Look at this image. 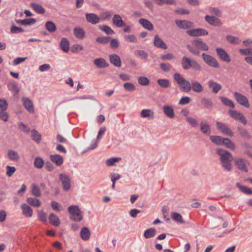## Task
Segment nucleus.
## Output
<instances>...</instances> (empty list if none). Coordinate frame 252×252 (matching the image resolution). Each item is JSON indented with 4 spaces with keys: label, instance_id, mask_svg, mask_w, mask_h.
Here are the masks:
<instances>
[{
    "label": "nucleus",
    "instance_id": "nucleus-45",
    "mask_svg": "<svg viewBox=\"0 0 252 252\" xmlns=\"http://www.w3.org/2000/svg\"><path fill=\"white\" fill-rule=\"evenodd\" d=\"M223 145H225L227 148L232 150H234L236 147L234 143L228 138H223Z\"/></svg>",
    "mask_w": 252,
    "mask_h": 252
},
{
    "label": "nucleus",
    "instance_id": "nucleus-28",
    "mask_svg": "<svg viewBox=\"0 0 252 252\" xmlns=\"http://www.w3.org/2000/svg\"><path fill=\"white\" fill-rule=\"evenodd\" d=\"M50 159L53 162L56 163L58 166L62 165L63 161V158L58 154L51 155Z\"/></svg>",
    "mask_w": 252,
    "mask_h": 252
},
{
    "label": "nucleus",
    "instance_id": "nucleus-52",
    "mask_svg": "<svg viewBox=\"0 0 252 252\" xmlns=\"http://www.w3.org/2000/svg\"><path fill=\"white\" fill-rule=\"evenodd\" d=\"M186 121L189 124V125L193 127H197L199 125V123L197 120L193 117H187Z\"/></svg>",
    "mask_w": 252,
    "mask_h": 252
},
{
    "label": "nucleus",
    "instance_id": "nucleus-64",
    "mask_svg": "<svg viewBox=\"0 0 252 252\" xmlns=\"http://www.w3.org/2000/svg\"><path fill=\"white\" fill-rule=\"evenodd\" d=\"M239 52L243 55H252V48L240 49Z\"/></svg>",
    "mask_w": 252,
    "mask_h": 252
},
{
    "label": "nucleus",
    "instance_id": "nucleus-29",
    "mask_svg": "<svg viewBox=\"0 0 252 252\" xmlns=\"http://www.w3.org/2000/svg\"><path fill=\"white\" fill-rule=\"evenodd\" d=\"M94 64L99 68H104L108 67L109 64L106 62L103 58H98L94 60Z\"/></svg>",
    "mask_w": 252,
    "mask_h": 252
},
{
    "label": "nucleus",
    "instance_id": "nucleus-3",
    "mask_svg": "<svg viewBox=\"0 0 252 252\" xmlns=\"http://www.w3.org/2000/svg\"><path fill=\"white\" fill-rule=\"evenodd\" d=\"M182 67L185 70L192 68L193 70L198 71L201 69L200 65L195 60L190 59L187 57H183L181 61Z\"/></svg>",
    "mask_w": 252,
    "mask_h": 252
},
{
    "label": "nucleus",
    "instance_id": "nucleus-51",
    "mask_svg": "<svg viewBox=\"0 0 252 252\" xmlns=\"http://www.w3.org/2000/svg\"><path fill=\"white\" fill-rule=\"evenodd\" d=\"M44 164L43 159L40 157H36L34 161V165L38 169L41 168Z\"/></svg>",
    "mask_w": 252,
    "mask_h": 252
},
{
    "label": "nucleus",
    "instance_id": "nucleus-12",
    "mask_svg": "<svg viewBox=\"0 0 252 252\" xmlns=\"http://www.w3.org/2000/svg\"><path fill=\"white\" fill-rule=\"evenodd\" d=\"M23 105L25 109L31 113L34 112V108L32 101L28 97H23L21 98Z\"/></svg>",
    "mask_w": 252,
    "mask_h": 252
},
{
    "label": "nucleus",
    "instance_id": "nucleus-6",
    "mask_svg": "<svg viewBox=\"0 0 252 252\" xmlns=\"http://www.w3.org/2000/svg\"><path fill=\"white\" fill-rule=\"evenodd\" d=\"M216 126L217 129L220 131L222 134L232 137L234 136V133L231 129L224 123L217 122Z\"/></svg>",
    "mask_w": 252,
    "mask_h": 252
},
{
    "label": "nucleus",
    "instance_id": "nucleus-50",
    "mask_svg": "<svg viewBox=\"0 0 252 252\" xmlns=\"http://www.w3.org/2000/svg\"><path fill=\"white\" fill-rule=\"evenodd\" d=\"M201 102L205 108L210 109L213 107V103L210 99L203 98Z\"/></svg>",
    "mask_w": 252,
    "mask_h": 252
},
{
    "label": "nucleus",
    "instance_id": "nucleus-57",
    "mask_svg": "<svg viewBox=\"0 0 252 252\" xmlns=\"http://www.w3.org/2000/svg\"><path fill=\"white\" fill-rule=\"evenodd\" d=\"M121 160V158H111L106 160V164L107 166H110L114 165L115 162Z\"/></svg>",
    "mask_w": 252,
    "mask_h": 252
},
{
    "label": "nucleus",
    "instance_id": "nucleus-40",
    "mask_svg": "<svg viewBox=\"0 0 252 252\" xmlns=\"http://www.w3.org/2000/svg\"><path fill=\"white\" fill-rule=\"evenodd\" d=\"M157 234V231L155 228H151L146 230L144 233V236L147 238H150L154 237Z\"/></svg>",
    "mask_w": 252,
    "mask_h": 252
},
{
    "label": "nucleus",
    "instance_id": "nucleus-49",
    "mask_svg": "<svg viewBox=\"0 0 252 252\" xmlns=\"http://www.w3.org/2000/svg\"><path fill=\"white\" fill-rule=\"evenodd\" d=\"M31 136L32 139L36 142L37 143L40 142L41 139V136L37 131L35 129L32 130L31 131Z\"/></svg>",
    "mask_w": 252,
    "mask_h": 252
},
{
    "label": "nucleus",
    "instance_id": "nucleus-61",
    "mask_svg": "<svg viewBox=\"0 0 252 252\" xmlns=\"http://www.w3.org/2000/svg\"><path fill=\"white\" fill-rule=\"evenodd\" d=\"M7 169V171L6 172V174L8 177H11L13 174L15 173L16 171V168L14 166H10L9 165H7L6 167Z\"/></svg>",
    "mask_w": 252,
    "mask_h": 252
},
{
    "label": "nucleus",
    "instance_id": "nucleus-43",
    "mask_svg": "<svg viewBox=\"0 0 252 252\" xmlns=\"http://www.w3.org/2000/svg\"><path fill=\"white\" fill-rule=\"evenodd\" d=\"M220 98L222 103L225 106L231 108L235 107V104L231 100L228 99V98L222 96L220 97Z\"/></svg>",
    "mask_w": 252,
    "mask_h": 252
},
{
    "label": "nucleus",
    "instance_id": "nucleus-11",
    "mask_svg": "<svg viewBox=\"0 0 252 252\" xmlns=\"http://www.w3.org/2000/svg\"><path fill=\"white\" fill-rule=\"evenodd\" d=\"M208 88L211 90L212 93L217 94L222 89V86L220 83L213 81L209 80L208 83Z\"/></svg>",
    "mask_w": 252,
    "mask_h": 252
},
{
    "label": "nucleus",
    "instance_id": "nucleus-46",
    "mask_svg": "<svg viewBox=\"0 0 252 252\" xmlns=\"http://www.w3.org/2000/svg\"><path fill=\"white\" fill-rule=\"evenodd\" d=\"M135 56L139 57L142 60H147L148 57V53L144 50H137L134 52Z\"/></svg>",
    "mask_w": 252,
    "mask_h": 252
},
{
    "label": "nucleus",
    "instance_id": "nucleus-38",
    "mask_svg": "<svg viewBox=\"0 0 252 252\" xmlns=\"http://www.w3.org/2000/svg\"><path fill=\"white\" fill-rule=\"evenodd\" d=\"M223 138L220 136L212 135L210 137L211 142L217 145H223Z\"/></svg>",
    "mask_w": 252,
    "mask_h": 252
},
{
    "label": "nucleus",
    "instance_id": "nucleus-55",
    "mask_svg": "<svg viewBox=\"0 0 252 252\" xmlns=\"http://www.w3.org/2000/svg\"><path fill=\"white\" fill-rule=\"evenodd\" d=\"M123 86L125 89L127 91L132 92L136 89V87L134 85L130 82L125 83Z\"/></svg>",
    "mask_w": 252,
    "mask_h": 252
},
{
    "label": "nucleus",
    "instance_id": "nucleus-4",
    "mask_svg": "<svg viewBox=\"0 0 252 252\" xmlns=\"http://www.w3.org/2000/svg\"><path fill=\"white\" fill-rule=\"evenodd\" d=\"M68 211L71 214L70 219L74 221H80L82 220L81 211L77 205H72L68 208Z\"/></svg>",
    "mask_w": 252,
    "mask_h": 252
},
{
    "label": "nucleus",
    "instance_id": "nucleus-48",
    "mask_svg": "<svg viewBox=\"0 0 252 252\" xmlns=\"http://www.w3.org/2000/svg\"><path fill=\"white\" fill-rule=\"evenodd\" d=\"M45 28L48 31L54 32L57 30L56 25L52 21H47L45 23Z\"/></svg>",
    "mask_w": 252,
    "mask_h": 252
},
{
    "label": "nucleus",
    "instance_id": "nucleus-26",
    "mask_svg": "<svg viewBox=\"0 0 252 252\" xmlns=\"http://www.w3.org/2000/svg\"><path fill=\"white\" fill-rule=\"evenodd\" d=\"M191 89H192L193 92L197 93H200L203 91V86L197 81H193L192 82Z\"/></svg>",
    "mask_w": 252,
    "mask_h": 252
},
{
    "label": "nucleus",
    "instance_id": "nucleus-14",
    "mask_svg": "<svg viewBox=\"0 0 252 252\" xmlns=\"http://www.w3.org/2000/svg\"><path fill=\"white\" fill-rule=\"evenodd\" d=\"M205 19L207 23L212 26L220 27L222 25L220 20L216 17L206 15L205 17Z\"/></svg>",
    "mask_w": 252,
    "mask_h": 252
},
{
    "label": "nucleus",
    "instance_id": "nucleus-33",
    "mask_svg": "<svg viewBox=\"0 0 252 252\" xmlns=\"http://www.w3.org/2000/svg\"><path fill=\"white\" fill-rule=\"evenodd\" d=\"M61 49L65 52H67L69 49V43L66 38H62L60 43Z\"/></svg>",
    "mask_w": 252,
    "mask_h": 252
},
{
    "label": "nucleus",
    "instance_id": "nucleus-27",
    "mask_svg": "<svg viewBox=\"0 0 252 252\" xmlns=\"http://www.w3.org/2000/svg\"><path fill=\"white\" fill-rule=\"evenodd\" d=\"M73 33L74 36L79 39H82L85 37V32L81 28H75L73 30Z\"/></svg>",
    "mask_w": 252,
    "mask_h": 252
},
{
    "label": "nucleus",
    "instance_id": "nucleus-36",
    "mask_svg": "<svg viewBox=\"0 0 252 252\" xmlns=\"http://www.w3.org/2000/svg\"><path fill=\"white\" fill-rule=\"evenodd\" d=\"M31 193L35 197H39L41 194L39 187L34 183L31 186Z\"/></svg>",
    "mask_w": 252,
    "mask_h": 252
},
{
    "label": "nucleus",
    "instance_id": "nucleus-18",
    "mask_svg": "<svg viewBox=\"0 0 252 252\" xmlns=\"http://www.w3.org/2000/svg\"><path fill=\"white\" fill-rule=\"evenodd\" d=\"M86 18L88 22L93 25L98 23L100 21L99 17L94 13H87L86 14Z\"/></svg>",
    "mask_w": 252,
    "mask_h": 252
},
{
    "label": "nucleus",
    "instance_id": "nucleus-41",
    "mask_svg": "<svg viewBox=\"0 0 252 252\" xmlns=\"http://www.w3.org/2000/svg\"><path fill=\"white\" fill-rule=\"evenodd\" d=\"M171 218L173 220L180 223H185L182 215L179 213L173 212L171 214Z\"/></svg>",
    "mask_w": 252,
    "mask_h": 252
},
{
    "label": "nucleus",
    "instance_id": "nucleus-9",
    "mask_svg": "<svg viewBox=\"0 0 252 252\" xmlns=\"http://www.w3.org/2000/svg\"><path fill=\"white\" fill-rule=\"evenodd\" d=\"M187 33L191 36H203L208 34L206 30L202 28L189 30L187 31Z\"/></svg>",
    "mask_w": 252,
    "mask_h": 252
},
{
    "label": "nucleus",
    "instance_id": "nucleus-23",
    "mask_svg": "<svg viewBox=\"0 0 252 252\" xmlns=\"http://www.w3.org/2000/svg\"><path fill=\"white\" fill-rule=\"evenodd\" d=\"M193 45L197 49L203 51H208L209 47L208 45L200 40H195L192 42Z\"/></svg>",
    "mask_w": 252,
    "mask_h": 252
},
{
    "label": "nucleus",
    "instance_id": "nucleus-53",
    "mask_svg": "<svg viewBox=\"0 0 252 252\" xmlns=\"http://www.w3.org/2000/svg\"><path fill=\"white\" fill-rule=\"evenodd\" d=\"M99 29L107 34H112L114 33V32L111 29V28L107 25L99 26Z\"/></svg>",
    "mask_w": 252,
    "mask_h": 252
},
{
    "label": "nucleus",
    "instance_id": "nucleus-1",
    "mask_svg": "<svg viewBox=\"0 0 252 252\" xmlns=\"http://www.w3.org/2000/svg\"><path fill=\"white\" fill-rule=\"evenodd\" d=\"M216 153L220 157L222 166L227 171H230L232 169L231 161H232V155L229 152L218 148L216 149Z\"/></svg>",
    "mask_w": 252,
    "mask_h": 252
},
{
    "label": "nucleus",
    "instance_id": "nucleus-20",
    "mask_svg": "<svg viewBox=\"0 0 252 252\" xmlns=\"http://www.w3.org/2000/svg\"><path fill=\"white\" fill-rule=\"evenodd\" d=\"M140 116L143 118H147L148 120H153L154 118V112L149 109H144L141 110Z\"/></svg>",
    "mask_w": 252,
    "mask_h": 252
},
{
    "label": "nucleus",
    "instance_id": "nucleus-30",
    "mask_svg": "<svg viewBox=\"0 0 252 252\" xmlns=\"http://www.w3.org/2000/svg\"><path fill=\"white\" fill-rule=\"evenodd\" d=\"M91 236V233L89 229L86 227H83L80 232V236L84 241L88 240Z\"/></svg>",
    "mask_w": 252,
    "mask_h": 252
},
{
    "label": "nucleus",
    "instance_id": "nucleus-32",
    "mask_svg": "<svg viewBox=\"0 0 252 252\" xmlns=\"http://www.w3.org/2000/svg\"><path fill=\"white\" fill-rule=\"evenodd\" d=\"M49 220L50 223L54 226H58L60 224L59 218L54 213H51L49 215Z\"/></svg>",
    "mask_w": 252,
    "mask_h": 252
},
{
    "label": "nucleus",
    "instance_id": "nucleus-59",
    "mask_svg": "<svg viewBox=\"0 0 252 252\" xmlns=\"http://www.w3.org/2000/svg\"><path fill=\"white\" fill-rule=\"evenodd\" d=\"M8 87L9 90L15 92L16 93H18L19 92L17 85L14 82H9L8 84Z\"/></svg>",
    "mask_w": 252,
    "mask_h": 252
},
{
    "label": "nucleus",
    "instance_id": "nucleus-35",
    "mask_svg": "<svg viewBox=\"0 0 252 252\" xmlns=\"http://www.w3.org/2000/svg\"><path fill=\"white\" fill-rule=\"evenodd\" d=\"M237 128L238 132L239 133L241 136L247 138L248 139H250L252 137V136L246 129L242 127L241 126H237Z\"/></svg>",
    "mask_w": 252,
    "mask_h": 252
},
{
    "label": "nucleus",
    "instance_id": "nucleus-31",
    "mask_svg": "<svg viewBox=\"0 0 252 252\" xmlns=\"http://www.w3.org/2000/svg\"><path fill=\"white\" fill-rule=\"evenodd\" d=\"M7 156L12 161H18L20 159L18 153L12 150H9L7 151Z\"/></svg>",
    "mask_w": 252,
    "mask_h": 252
},
{
    "label": "nucleus",
    "instance_id": "nucleus-63",
    "mask_svg": "<svg viewBox=\"0 0 252 252\" xmlns=\"http://www.w3.org/2000/svg\"><path fill=\"white\" fill-rule=\"evenodd\" d=\"M110 39L109 36L99 37L96 39V41L101 44H106L108 43Z\"/></svg>",
    "mask_w": 252,
    "mask_h": 252
},
{
    "label": "nucleus",
    "instance_id": "nucleus-24",
    "mask_svg": "<svg viewBox=\"0 0 252 252\" xmlns=\"http://www.w3.org/2000/svg\"><path fill=\"white\" fill-rule=\"evenodd\" d=\"M21 208L22 210L23 214L28 217H31L32 215V208L26 204L23 203L21 205Z\"/></svg>",
    "mask_w": 252,
    "mask_h": 252
},
{
    "label": "nucleus",
    "instance_id": "nucleus-15",
    "mask_svg": "<svg viewBox=\"0 0 252 252\" xmlns=\"http://www.w3.org/2000/svg\"><path fill=\"white\" fill-rule=\"evenodd\" d=\"M154 45L158 48L162 49H167V46L165 43L159 37L158 35H155L154 41Z\"/></svg>",
    "mask_w": 252,
    "mask_h": 252
},
{
    "label": "nucleus",
    "instance_id": "nucleus-7",
    "mask_svg": "<svg viewBox=\"0 0 252 252\" xmlns=\"http://www.w3.org/2000/svg\"><path fill=\"white\" fill-rule=\"evenodd\" d=\"M234 162L237 168L242 171L247 172L248 169L247 167V163L248 162L242 158H235L234 159Z\"/></svg>",
    "mask_w": 252,
    "mask_h": 252
},
{
    "label": "nucleus",
    "instance_id": "nucleus-34",
    "mask_svg": "<svg viewBox=\"0 0 252 252\" xmlns=\"http://www.w3.org/2000/svg\"><path fill=\"white\" fill-rule=\"evenodd\" d=\"M36 21V20L34 18H29L24 20H17L16 21L17 23L25 26L33 24L35 23Z\"/></svg>",
    "mask_w": 252,
    "mask_h": 252
},
{
    "label": "nucleus",
    "instance_id": "nucleus-58",
    "mask_svg": "<svg viewBox=\"0 0 252 252\" xmlns=\"http://www.w3.org/2000/svg\"><path fill=\"white\" fill-rule=\"evenodd\" d=\"M52 208L55 211H60L63 209L62 206L58 202L53 201L51 203Z\"/></svg>",
    "mask_w": 252,
    "mask_h": 252
},
{
    "label": "nucleus",
    "instance_id": "nucleus-5",
    "mask_svg": "<svg viewBox=\"0 0 252 252\" xmlns=\"http://www.w3.org/2000/svg\"><path fill=\"white\" fill-rule=\"evenodd\" d=\"M202 57L204 62L209 66L214 68L219 67L218 61L213 56L205 53H202Z\"/></svg>",
    "mask_w": 252,
    "mask_h": 252
},
{
    "label": "nucleus",
    "instance_id": "nucleus-19",
    "mask_svg": "<svg viewBox=\"0 0 252 252\" xmlns=\"http://www.w3.org/2000/svg\"><path fill=\"white\" fill-rule=\"evenodd\" d=\"M113 23L117 27H123L126 25L119 14H115L112 19Z\"/></svg>",
    "mask_w": 252,
    "mask_h": 252
},
{
    "label": "nucleus",
    "instance_id": "nucleus-62",
    "mask_svg": "<svg viewBox=\"0 0 252 252\" xmlns=\"http://www.w3.org/2000/svg\"><path fill=\"white\" fill-rule=\"evenodd\" d=\"M8 108V103L6 99L0 98V110H6Z\"/></svg>",
    "mask_w": 252,
    "mask_h": 252
},
{
    "label": "nucleus",
    "instance_id": "nucleus-60",
    "mask_svg": "<svg viewBox=\"0 0 252 252\" xmlns=\"http://www.w3.org/2000/svg\"><path fill=\"white\" fill-rule=\"evenodd\" d=\"M112 16V14L109 11H105L102 12L100 14V20L101 19L103 21H106L109 20Z\"/></svg>",
    "mask_w": 252,
    "mask_h": 252
},
{
    "label": "nucleus",
    "instance_id": "nucleus-47",
    "mask_svg": "<svg viewBox=\"0 0 252 252\" xmlns=\"http://www.w3.org/2000/svg\"><path fill=\"white\" fill-rule=\"evenodd\" d=\"M31 6L38 13L44 14L45 13V9L38 4L32 3H31Z\"/></svg>",
    "mask_w": 252,
    "mask_h": 252
},
{
    "label": "nucleus",
    "instance_id": "nucleus-17",
    "mask_svg": "<svg viewBox=\"0 0 252 252\" xmlns=\"http://www.w3.org/2000/svg\"><path fill=\"white\" fill-rule=\"evenodd\" d=\"M200 129L201 132L204 134L209 135L211 132L210 125L205 120L201 121L200 123Z\"/></svg>",
    "mask_w": 252,
    "mask_h": 252
},
{
    "label": "nucleus",
    "instance_id": "nucleus-42",
    "mask_svg": "<svg viewBox=\"0 0 252 252\" xmlns=\"http://www.w3.org/2000/svg\"><path fill=\"white\" fill-rule=\"evenodd\" d=\"M226 40L231 44H238L241 42V40L238 37L231 35H228L226 36Z\"/></svg>",
    "mask_w": 252,
    "mask_h": 252
},
{
    "label": "nucleus",
    "instance_id": "nucleus-21",
    "mask_svg": "<svg viewBox=\"0 0 252 252\" xmlns=\"http://www.w3.org/2000/svg\"><path fill=\"white\" fill-rule=\"evenodd\" d=\"M139 23L145 29L149 30V31H152L154 29V26L153 24L146 19H140L139 20Z\"/></svg>",
    "mask_w": 252,
    "mask_h": 252
},
{
    "label": "nucleus",
    "instance_id": "nucleus-37",
    "mask_svg": "<svg viewBox=\"0 0 252 252\" xmlns=\"http://www.w3.org/2000/svg\"><path fill=\"white\" fill-rule=\"evenodd\" d=\"M27 202L33 207H38L41 205V202L39 200L35 198L28 197L27 198Z\"/></svg>",
    "mask_w": 252,
    "mask_h": 252
},
{
    "label": "nucleus",
    "instance_id": "nucleus-16",
    "mask_svg": "<svg viewBox=\"0 0 252 252\" xmlns=\"http://www.w3.org/2000/svg\"><path fill=\"white\" fill-rule=\"evenodd\" d=\"M175 23L180 29H187L193 26V23L188 20H176Z\"/></svg>",
    "mask_w": 252,
    "mask_h": 252
},
{
    "label": "nucleus",
    "instance_id": "nucleus-13",
    "mask_svg": "<svg viewBox=\"0 0 252 252\" xmlns=\"http://www.w3.org/2000/svg\"><path fill=\"white\" fill-rule=\"evenodd\" d=\"M60 179L62 183L63 189L65 191L68 190L70 188V180L69 177L64 174H61Z\"/></svg>",
    "mask_w": 252,
    "mask_h": 252
},
{
    "label": "nucleus",
    "instance_id": "nucleus-2",
    "mask_svg": "<svg viewBox=\"0 0 252 252\" xmlns=\"http://www.w3.org/2000/svg\"><path fill=\"white\" fill-rule=\"evenodd\" d=\"M174 79L177 82L182 91L189 93L191 90V84L187 80L182 74L179 73H175L173 76Z\"/></svg>",
    "mask_w": 252,
    "mask_h": 252
},
{
    "label": "nucleus",
    "instance_id": "nucleus-44",
    "mask_svg": "<svg viewBox=\"0 0 252 252\" xmlns=\"http://www.w3.org/2000/svg\"><path fill=\"white\" fill-rule=\"evenodd\" d=\"M157 83L158 85L163 88H167L170 86V81L167 79H159L158 80Z\"/></svg>",
    "mask_w": 252,
    "mask_h": 252
},
{
    "label": "nucleus",
    "instance_id": "nucleus-22",
    "mask_svg": "<svg viewBox=\"0 0 252 252\" xmlns=\"http://www.w3.org/2000/svg\"><path fill=\"white\" fill-rule=\"evenodd\" d=\"M109 58L111 63L115 66L120 67L121 66V60L117 54H111L109 55Z\"/></svg>",
    "mask_w": 252,
    "mask_h": 252
},
{
    "label": "nucleus",
    "instance_id": "nucleus-10",
    "mask_svg": "<svg viewBox=\"0 0 252 252\" xmlns=\"http://www.w3.org/2000/svg\"><path fill=\"white\" fill-rule=\"evenodd\" d=\"M216 53L219 58L222 61L226 63L231 62V59L228 53L221 48H217L216 49Z\"/></svg>",
    "mask_w": 252,
    "mask_h": 252
},
{
    "label": "nucleus",
    "instance_id": "nucleus-25",
    "mask_svg": "<svg viewBox=\"0 0 252 252\" xmlns=\"http://www.w3.org/2000/svg\"><path fill=\"white\" fill-rule=\"evenodd\" d=\"M163 111L164 114L168 118L172 119L174 117L175 114L172 107L169 105H164Z\"/></svg>",
    "mask_w": 252,
    "mask_h": 252
},
{
    "label": "nucleus",
    "instance_id": "nucleus-39",
    "mask_svg": "<svg viewBox=\"0 0 252 252\" xmlns=\"http://www.w3.org/2000/svg\"><path fill=\"white\" fill-rule=\"evenodd\" d=\"M237 188L243 192L247 194H252V189L246 186L242 185L239 183H236Z\"/></svg>",
    "mask_w": 252,
    "mask_h": 252
},
{
    "label": "nucleus",
    "instance_id": "nucleus-54",
    "mask_svg": "<svg viewBox=\"0 0 252 252\" xmlns=\"http://www.w3.org/2000/svg\"><path fill=\"white\" fill-rule=\"evenodd\" d=\"M138 82L139 84L142 86H147L150 83L149 79L145 76L139 77L138 78Z\"/></svg>",
    "mask_w": 252,
    "mask_h": 252
},
{
    "label": "nucleus",
    "instance_id": "nucleus-56",
    "mask_svg": "<svg viewBox=\"0 0 252 252\" xmlns=\"http://www.w3.org/2000/svg\"><path fill=\"white\" fill-rule=\"evenodd\" d=\"M209 11L210 13L212 14H214L218 17H220L221 16V12L220 10L217 7H211L209 9Z\"/></svg>",
    "mask_w": 252,
    "mask_h": 252
},
{
    "label": "nucleus",
    "instance_id": "nucleus-8",
    "mask_svg": "<svg viewBox=\"0 0 252 252\" xmlns=\"http://www.w3.org/2000/svg\"><path fill=\"white\" fill-rule=\"evenodd\" d=\"M234 96L240 104L245 106L246 108L250 107L248 99L244 95L238 92H235L234 93Z\"/></svg>",
    "mask_w": 252,
    "mask_h": 252
}]
</instances>
